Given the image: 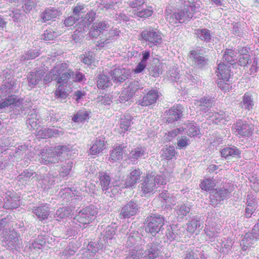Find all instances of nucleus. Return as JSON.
Returning a JSON list of instances; mask_svg holds the SVG:
<instances>
[{
  "label": "nucleus",
  "mask_w": 259,
  "mask_h": 259,
  "mask_svg": "<svg viewBox=\"0 0 259 259\" xmlns=\"http://www.w3.org/2000/svg\"><path fill=\"white\" fill-rule=\"evenodd\" d=\"M224 62L233 65L236 62L237 59L235 52L231 49H226L223 56Z\"/></svg>",
  "instance_id": "45"
},
{
  "label": "nucleus",
  "mask_w": 259,
  "mask_h": 259,
  "mask_svg": "<svg viewBox=\"0 0 259 259\" xmlns=\"http://www.w3.org/2000/svg\"><path fill=\"white\" fill-rule=\"evenodd\" d=\"M85 5L83 4H77V5L73 8V16L77 17L79 20L80 17L82 18V14L85 12L84 11Z\"/></svg>",
  "instance_id": "64"
},
{
  "label": "nucleus",
  "mask_w": 259,
  "mask_h": 259,
  "mask_svg": "<svg viewBox=\"0 0 259 259\" xmlns=\"http://www.w3.org/2000/svg\"><path fill=\"white\" fill-rule=\"evenodd\" d=\"M95 17L96 13L93 11H91L89 13H87L81 21L82 23L80 24V26L83 25V31L87 29L91 23L95 20Z\"/></svg>",
  "instance_id": "47"
},
{
  "label": "nucleus",
  "mask_w": 259,
  "mask_h": 259,
  "mask_svg": "<svg viewBox=\"0 0 259 259\" xmlns=\"http://www.w3.org/2000/svg\"><path fill=\"white\" fill-rule=\"evenodd\" d=\"M123 157V149L121 147H117L113 149L110 153L109 160L114 162L120 160Z\"/></svg>",
  "instance_id": "42"
},
{
  "label": "nucleus",
  "mask_w": 259,
  "mask_h": 259,
  "mask_svg": "<svg viewBox=\"0 0 259 259\" xmlns=\"http://www.w3.org/2000/svg\"><path fill=\"white\" fill-rule=\"evenodd\" d=\"M232 133L239 138L249 137L253 131V125L246 120L238 119L233 124Z\"/></svg>",
  "instance_id": "5"
},
{
  "label": "nucleus",
  "mask_w": 259,
  "mask_h": 259,
  "mask_svg": "<svg viewBox=\"0 0 259 259\" xmlns=\"http://www.w3.org/2000/svg\"><path fill=\"white\" fill-rule=\"evenodd\" d=\"M68 67L66 63H59L51 69L53 77L58 83H64L68 81Z\"/></svg>",
  "instance_id": "9"
},
{
  "label": "nucleus",
  "mask_w": 259,
  "mask_h": 259,
  "mask_svg": "<svg viewBox=\"0 0 259 259\" xmlns=\"http://www.w3.org/2000/svg\"><path fill=\"white\" fill-rule=\"evenodd\" d=\"M116 230V227L115 225H108L107 226L101 234L104 241H105L106 240L108 243V240L112 239L115 234Z\"/></svg>",
  "instance_id": "43"
},
{
  "label": "nucleus",
  "mask_w": 259,
  "mask_h": 259,
  "mask_svg": "<svg viewBox=\"0 0 259 259\" xmlns=\"http://www.w3.org/2000/svg\"><path fill=\"white\" fill-rule=\"evenodd\" d=\"M186 132L188 136L195 137L199 135L200 129L198 126L194 123H189L187 125Z\"/></svg>",
  "instance_id": "61"
},
{
  "label": "nucleus",
  "mask_w": 259,
  "mask_h": 259,
  "mask_svg": "<svg viewBox=\"0 0 259 259\" xmlns=\"http://www.w3.org/2000/svg\"><path fill=\"white\" fill-rule=\"evenodd\" d=\"M4 203V208L5 209L16 208L19 205V199L15 194L8 191L5 193L1 194Z\"/></svg>",
  "instance_id": "12"
},
{
  "label": "nucleus",
  "mask_w": 259,
  "mask_h": 259,
  "mask_svg": "<svg viewBox=\"0 0 259 259\" xmlns=\"http://www.w3.org/2000/svg\"><path fill=\"white\" fill-rule=\"evenodd\" d=\"M203 221L199 217H193L187 224V231L190 235H192L198 229H201L203 228Z\"/></svg>",
  "instance_id": "23"
},
{
  "label": "nucleus",
  "mask_w": 259,
  "mask_h": 259,
  "mask_svg": "<svg viewBox=\"0 0 259 259\" xmlns=\"http://www.w3.org/2000/svg\"><path fill=\"white\" fill-rule=\"evenodd\" d=\"M207 118L215 124L219 123L225 124L226 122L231 119L230 117L227 115L226 113L222 111L219 112H210Z\"/></svg>",
  "instance_id": "20"
},
{
  "label": "nucleus",
  "mask_w": 259,
  "mask_h": 259,
  "mask_svg": "<svg viewBox=\"0 0 259 259\" xmlns=\"http://www.w3.org/2000/svg\"><path fill=\"white\" fill-rule=\"evenodd\" d=\"M40 175L36 174L33 170L26 169L19 175L17 179L22 185H28L31 181L34 182V181L38 180Z\"/></svg>",
  "instance_id": "15"
},
{
  "label": "nucleus",
  "mask_w": 259,
  "mask_h": 259,
  "mask_svg": "<svg viewBox=\"0 0 259 259\" xmlns=\"http://www.w3.org/2000/svg\"><path fill=\"white\" fill-rule=\"evenodd\" d=\"M50 208L48 204H41L40 206L34 207L32 212L40 220H45L50 214Z\"/></svg>",
  "instance_id": "21"
},
{
  "label": "nucleus",
  "mask_w": 259,
  "mask_h": 259,
  "mask_svg": "<svg viewBox=\"0 0 259 259\" xmlns=\"http://www.w3.org/2000/svg\"><path fill=\"white\" fill-rule=\"evenodd\" d=\"M72 167L73 162L70 160L62 164L59 171L60 177L63 178L67 177L70 172Z\"/></svg>",
  "instance_id": "52"
},
{
  "label": "nucleus",
  "mask_w": 259,
  "mask_h": 259,
  "mask_svg": "<svg viewBox=\"0 0 259 259\" xmlns=\"http://www.w3.org/2000/svg\"><path fill=\"white\" fill-rule=\"evenodd\" d=\"M200 251L198 247H190L186 252L184 259H198Z\"/></svg>",
  "instance_id": "55"
},
{
  "label": "nucleus",
  "mask_w": 259,
  "mask_h": 259,
  "mask_svg": "<svg viewBox=\"0 0 259 259\" xmlns=\"http://www.w3.org/2000/svg\"><path fill=\"white\" fill-rule=\"evenodd\" d=\"M164 218L160 215L154 214L146 219L145 231L155 236L159 232L164 225Z\"/></svg>",
  "instance_id": "7"
},
{
  "label": "nucleus",
  "mask_w": 259,
  "mask_h": 259,
  "mask_svg": "<svg viewBox=\"0 0 259 259\" xmlns=\"http://www.w3.org/2000/svg\"><path fill=\"white\" fill-rule=\"evenodd\" d=\"M215 186L214 180L211 179H206L201 182L200 184V187L203 190L209 191Z\"/></svg>",
  "instance_id": "60"
},
{
  "label": "nucleus",
  "mask_w": 259,
  "mask_h": 259,
  "mask_svg": "<svg viewBox=\"0 0 259 259\" xmlns=\"http://www.w3.org/2000/svg\"><path fill=\"white\" fill-rule=\"evenodd\" d=\"M68 80L71 79L74 82H81L86 80L84 74L78 70L68 69Z\"/></svg>",
  "instance_id": "38"
},
{
  "label": "nucleus",
  "mask_w": 259,
  "mask_h": 259,
  "mask_svg": "<svg viewBox=\"0 0 259 259\" xmlns=\"http://www.w3.org/2000/svg\"><path fill=\"white\" fill-rule=\"evenodd\" d=\"M59 14V12L56 8H47L40 14L39 21L42 23L46 22L52 19L56 18Z\"/></svg>",
  "instance_id": "30"
},
{
  "label": "nucleus",
  "mask_w": 259,
  "mask_h": 259,
  "mask_svg": "<svg viewBox=\"0 0 259 259\" xmlns=\"http://www.w3.org/2000/svg\"><path fill=\"white\" fill-rule=\"evenodd\" d=\"M191 206L189 204H183L181 205H178L175 208V210L178 217L183 218L186 216L190 211Z\"/></svg>",
  "instance_id": "50"
},
{
  "label": "nucleus",
  "mask_w": 259,
  "mask_h": 259,
  "mask_svg": "<svg viewBox=\"0 0 259 259\" xmlns=\"http://www.w3.org/2000/svg\"><path fill=\"white\" fill-rule=\"evenodd\" d=\"M89 113L84 109L79 110L72 118L73 121L75 122H82L89 118Z\"/></svg>",
  "instance_id": "51"
},
{
  "label": "nucleus",
  "mask_w": 259,
  "mask_h": 259,
  "mask_svg": "<svg viewBox=\"0 0 259 259\" xmlns=\"http://www.w3.org/2000/svg\"><path fill=\"white\" fill-rule=\"evenodd\" d=\"M220 229L206 225L204 231L206 236L208 237L210 241H213L218 236Z\"/></svg>",
  "instance_id": "53"
},
{
  "label": "nucleus",
  "mask_w": 259,
  "mask_h": 259,
  "mask_svg": "<svg viewBox=\"0 0 259 259\" xmlns=\"http://www.w3.org/2000/svg\"><path fill=\"white\" fill-rule=\"evenodd\" d=\"M39 54L40 53L37 49L30 50L21 56L20 60L24 61L29 59H33L38 57Z\"/></svg>",
  "instance_id": "56"
},
{
  "label": "nucleus",
  "mask_w": 259,
  "mask_h": 259,
  "mask_svg": "<svg viewBox=\"0 0 259 259\" xmlns=\"http://www.w3.org/2000/svg\"><path fill=\"white\" fill-rule=\"evenodd\" d=\"M162 245L156 241H153L146 244L145 250L143 252L141 259H155L161 256Z\"/></svg>",
  "instance_id": "8"
},
{
  "label": "nucleus",
  "mask_w": 259,
  "mask_h": 259,
  "mask_svg": "<svg viewBox=\"0 0 259 259\" xmlns=\"http://www.w3.org/2000/svg\"><path fill=\"white\" fill-rule=\"evenodd\" d=\"M146 149L142 147H137L133 149L128 155V158L135 160L147 154Z\"/></svg>",
  "instance_id": "37"
},
{
  "label": "nucleus",
  "mask_w": 259,
  "mask_h": 259,
  "mask_svg": "<svg viewBox=\"0 0 259 259\" xmlns=\"http://www.w3.org/2000/svg\"><path fill=\"white\" fill-rule=\"evenodd\" d=\"M139 40L142 42H146L150 48H152L160 45L162 43V34L152 27H148L140 32Z\"/></svg>",
  "instance_id": "3"
},
{
  "label": "nucleus",
  "mask_w": 259,
  "mask_h": 259,
  "mask_svg": "<svg viewBox=\"0 0 259 259\" xmlns=\"http://www.w3.org/2000/svg\"><path fill=\"white\" fill-rule=\"evenodd\" d=\"M119 33L120 31L117 28L110 30L106 36V38L98 41V46L100 47H104L105 45L114 41L119 36Z\"/></svg>",
  "instance_id": "28"
},
{
  "label": "nucleus",
  "mask_w": 259,
  "mask_h": 259,
  "mask_svg": "<svg viewBox=\"0 0 259 259\" xmlns=\"http://www.w3.org/2000/svg\"><path fill=\"white\" fill-rule=\"evenodd\" d=\"M132 117L130 115L123 116L120 118L119 132L120 134L125 133L131 124Z\"/></svg>",
  "instance_id": "39"
},
{
  "label": "nucleus",
  "mask_w": 259,
  "mask_h": 259,
  "mask_svg": "<svg viewBox=\"0 0 259 259\" xmlns=\"http://www.w3.org/2000/svg\"><path fill=\"white\" fill-rule=\"evenodd\" d=\"M98 178L100 180V185L103 191L107 190L111 187V178L110 176L107 172H101L99 173Z\"/></svg>",
  "instance_id": "34"
},
{
  "label": "nucleus",
  "mask_w": 259,
  "mask_h": 259,
  "mask_svg": "<svg viewBox=\"0 0 259 259\" xmlns=\"http://www.w3.org/2000/svg\"><path fill=\"white\" fill-rule=\"evenodd\" d=\"M105 148L104 139L97 138L93 141V145L90 148V153L92 155H97L102 152Z\"/></svg>",
  "instance_id": "22"
},
{
  "label": "nucleus",
  "mask_w": 259,
  "mask_h": 259,
  "mask_svg": "<svg viewBox=\"0 0 259 259\" xmlns=\"http://www.w3.org/2000/svg\"><path fill=\"white\" fill-rule=\"evenodd\" d=\"M153 13V11L152 8L149 7L140 11H135L134 14L139 17L145 18L151 16Z\"/></svg>",
  "instance_id": "59"
},
{
  "label": "nucleus",
  "mask_w": 259,
  "mask_h": 259,
  "mask_svg": "<svg viewBox=\"0 0 259 259\" xmlns=\"http://www.w3.org/2000/svg\"><path fill=\"white\" fill-rule=\"evenodd\" d=\"M146 0H129L127 2L128 6L132 9L139 11L146 3Z\"/></svg>",
  "instance_id": "62"
},
{
  "label": "nucleus",
  "mask_w": 259,
  "mask_h": 259,
  "mask_svg": "<svg viewBox=\"0 0 259 259\" xmlns=\"http://www.w3.org/2000/svg\"><path fill=\"white\" fill-rule=\"evenodd\" d=\"M161 156L167 160L174 158L177 153L173 146H166L161 150Z\"/></svg>",
  "instance_id": "40"
},
{
  "label": "nucleus",
  "mask_w": 259,
  "mask_h": 259,
  "mask_svg": "<svg viewBox=\"0 0 259 259\" xmlns=\"http://www.w3.org/2000/svg\"><path fill=\"white\" fill-rule=\"evenodd\" d=\"M139 208L138 203L131 200L121 208L119 217L120 219L130 218L137 214L139 211Z\"/></svg>",
  "instance_id": "11"
},
{
  "label": "nucleus",
  "mask_w": 259,
  "mask_h": 259,
  "mask_svg": "<svg viewBox=\"0 0 259 259\" xmlns=\"http://www.w3.org/2000/svg\"><path fill=\"white\" fill-rule=\"evenodd\" d=\"M78 247L74 242H70L62 252V256L69 257L75 254L78 250Z\"/></svg>",
  "instance_id": "44"
},
{
  "label": "nucleus",
  "mask_w": 259,
  "mask_h": 259,
  "mask_svg": "<svg viewBox=\"0 0 259 259\" xmlns=\"http://www.w3.org/2000/svg\"><path fill=\"white\" fill-rule=\"evenodd\" d=\"M219 244H220V251L225 253H228L229 250L232 247L233 243L231 239L223 238L221 240V242H219Z\"/></svg>",
  "instance_id": "57"
},
{
  "label": "nucleus",
  "mask_w": 259,
  "mask_h": 259,
  "mask_svg": "<svg viewBox=\"0 0 259 259\" xmlns=\"http://www.w3.org/2000/svg\"><path fill=\"white\" fill-rule=\"evenodd\" d=\"M259 239V221L250 232L246 233L241 241L243 250H246L249 246L253 244V242Z\"/></svg>",
  "instance_id": "10"
},
{
  "label": "nucleus",
  "mask_w": 259,
  "mask_h": 259,
  "mask_svg": "<svg viewBox=\"0 0 259 259\" xmlns=\"http://www.w3.org/2000/svg\"><path fill=\"white\" fill-rule=\"evenodd\" d=\"M195 34L201 40L206 42L210 41L211 36L210 31L208 29L206 28H199L195 30Z\"/></svg>",
  "instance_id": "46"
},
{
  "label": "nucleus",
  "mask_w": 259,
  "mask_h": 259,
  "mask_svg": "<svg viewBox=\"0 0 259 259\" xmlns=\"http://www.w3.org/2000/svg\"><path fill=\"white\" fill-rule=\"evenodd\" d=\"M111 81L107 75L104 74H100L98 75L97 85L99 89H105L109 87Z\"/></svg>",
  "instance_id": "41"
},
{
  "label": "nucleus",
  "mask_w": 259,
  "mask_h": 259,
  "mask_svg": "<svg viewBox=\"0 0 259 259\" xmlns=\"http://www.w3.org/2000/svg\"><path fill=\"white\" fill-rule=\"evenodd\" d=\"M142 239L138 232L131 233L127 238L126 245L128 247H133L139 243Z\"/></svg>",
  "instance_id": "48"
},
{
  "label": "nucleus",
  "mask_w": 259,
  "mask_h": 259,
  "mask_svg": "<svg viewBox=\"0 0 259 259\" xmlns=\"http://www.w3.org/2000/svg\"><path fill=\"white\" fill-rule=\"evenodd\" d=\"M36 181L38 182L39 186L44 190L49 188V186H51L53 183L50 182V178L48 175L44 177L43 179H41V176H40L38 180H36Z\"/></svg>",
  "instance_id": "63"
},
{
  "label": "nucleus",
  "mask_w": 259,
  "mask_h": 259,
  "mask_svg": "<svg viewBox=\"0 0 259 259\" xmlns=\"http://www.w3.org/2000/svg\"><path fill=\"white\" fill-rule=\"evenodd\" d=\"M74 212V207L73 206H67L59 208L56 212L55 218L58 221L61 220L72 215Z\"/></svg>",
  "instance_id": "27"
},
{
  "label": "nucleus",
  "mask_w": 259,
  "mask_h": 259,
  "mask_svg": "<svg viewBox=\"0 0 259 259\" xmlns=\"http://www.w3.org/2000/svg\"><path fill=\"white\" fill-rule=\"evenodd\" d=\"M18 233L14 229H11L5 232L3 236V246L13 251L18 250L22 247V242Z\"/></svg>",
  "instance_id": "4"
},
{
  "label": "nucleus",
  "mask_w": 259,
  "mask_h": 259,
  "mask_svg": "<svg viewBox=\"0 0 259 259\" xmlns=\"http://www.w3.org/2000/svg\"><path fill=\"white\" fill-rule=\"evenodd\" d=\"M254 106V101L251 94L249 92L246 93L243 96L241 106L244 109L250 111Z\"/></svg>",
  "instance_id": "36"
},
{
  "label": "nucleus",
  "mask_w": 259,
  "mask_h": 259,
  "mask_svg": "<svg viewBox=\"0 0 259 259\" xmlns=\"http://www.w3.org/2000/svg\"><path fill=\"white\" fill-rule=\"evenodd\" d=\"M240 151L235 146L227 147L221 151V156L226 159H230L231 157H240Z\"/></svg>",
  "instance_id": "25"
},
{
  "label": "nucleus",
  "mask_w": 259,
  "mask_h": 259,
  "mask_svg": "<svg viewBox=\"0 0 259 259\" xmlns=\"http://www.w3.org/2000/svg\"><path fill=\"white\" fill-rule=\"evenodd\" d=\"M43 75L41 70L31 72L27 77L29 85L31 88L34 87L41 80Z\"/></svg>",
  "instance_id": "32"
},
{
  "label": "nucleus",
  "mask_w": 259,
  "mask_h": 259,
  "mask_svg": "<svg viewBox=\"0 0 259 259\" xmlns=\"http://www.w3.org/2000/svg\"><path fill=\"white\" fill-rule=\"evenodd\" d=\"M233 190L231 185H224L222 188H217L211 190L210 194L211 204L215 206L221 201L229 197Z\"/></svg>",
  "instance_id": "6"
},
{
  "label": "nucleus",
  "mask_w": 259,
  "mask_h": 259,
  "mask_svg": "<svg viewBox=\"0 0 259 259\" xmlns=\"http://www.w3.org/2000/svg\"><path fill=\"white\" fill-rule=\"evenodd\" d=\"M195 104L197 106L200 113L203 116H208L211 112L210 108L212 106V101L208 98H201L200 100H196Z\"/></svg>",
  "instance_id": "16"
},
{
  "label": "nucleus",
  "mask_w": 259,
  "mask_h": 259,
  "mask_svg": "<svg viewBox=\"0 0 259 259\" xmlns=\"http://www.w3.org/2000/svg\"><path fill=\"white\" fill-rule=\"evenodd\" d=\"M125 88L133 97L136 92L140 90H142L143 87L138 81L134 80L130 82L128 86Z\"/></svg>",
  "instance_id": "54"
},
{
  "label": "nucleus",
  "mask_w": 259,
  "mask_h": 259,
  "mask_svg": "<svg viewBox=\"0 0 259 259\" xmlns=\"http://www.w3.org/2000/svg\"><path fill=\"white\" fill-rule=\"evenodd\" d=\"M94 56V54L92 52L85 53V54L83 55V57H81L83 62L87 65L88 66L92 67V65L95 66L94 64L95 60Z\"/></svg>",
  "instance_id": "58"
},
{
  "label": "nucleus",
  "mask_w": 259,
  "mask_h": 259,
  "mask_svg": "<svg viewBox=\"0 0 259 259\" xmlns=\"http://www.w3.org/2000/svg\"><path fill=\"white\" fill-rule=\"evenodd\" d=\"M189 58L192 60L193 64L198 67L204 66L206 63L205 58L200 56L195 51L190 52Z\"/></svg>",
  "instance_id": "35"
},
{
  "label": "nucleus",
  "mask_w": 259,
  "mask_h": 259,
  "mask_svg": "<svg viewBox=\"0 0 259 259\" xmlns=\"http://www.w3.org/2000/svg\"><path fill=\"white\" fill-rule=\"evenodd\" d=\"M230 68V66L227 65L224 63H220L218 65L216 73L220 79H225V80L229 79L231 75Z\"/></svg>",
  "instance_id": "29"
},
{
  "label": "nucleus",
  "mask_w": 259,
  "mask_h": 259,
  "mask_svg": "<svg viewBox=\"0 0 259 259\" xmlns=\"http://www.w3.org/2000/svg\"><path fill=\"white\" fill-rule=\"evenodd\" d=\"M183 116L182 107L181 105L173 106L168 111H165V118L168 123H172L178 121Z\"/></svg>",
  "instance_id": "14"
},
{
  "label": "nucleus",
  "mask_w": 259,
  "mask_h": 259,
  "mask_svg": "<svg viewBox=\"0 0 259 259\" xmlns=\"http://www.w3.org/2000/svg\"><path fill=\"white\" fill-rule=\"evenodd\" d=\"M159 96L157 91L152 90L149 91L146 95L141 100H139L138 103L142 106H147L155 103L158 99Z\"/></svg>",
  "instance_id": "18"
},
{
  "label": "nucleus",
  "mask_w": 259,
  "mask_h": 259,
  "mask_svg": "<svg viewBox=\"0 0 259 259\" xmlns=\"http://www.w3.org/2000/svg\"><path fill=\"white\" fill-rule=\"evenodd\" d=\"M245 215L246 218H249L257 208L256 199L253 195H247Z\"/></svg>",
  "instance_id": "24"
},
{
  "label": "nucleus",
  "mask_w": 259,
  "mask_h": 259,
  "mask_svg": "<svg viewBox=\"0 0 259 259\" xmlns=\"http://www.w3.org/2000/svg\"><path fill=\"white\" fill-rule=\"evenodd\" d=\"M110 28L108 21L102 20L94 23L90 31V36L92 37H97Z\"/></svg>",
  "instance_id": "13"
},
{
  "label": "nucleus",
  "mask_w": 259,
  "mask_h": 259,
  "mask_svg": "<svg viewBox=\"0 0 259 259\" xmlns=\"http://www.w3.org/2000/svg\"><path fill=\"white\" fill-rule=\"evenodd\" d=\"M141 174L142 172L140 169H136L133 170L125 180L124 184L125 187H132L134 186L140 179Z\"/></svg>",
  "instance_id": "26"
},
{
  "label": "nucleus",
  "mask_w": 259,
  "mask_h": 259,
  "mask_svg": "<svg viewBox=\"0 0 259 259\" xmlns=\"http://www.w3.org/2000/svg\"><path fill=\"white\" fill-rule=\"evenodd\" d=\"M155 183L151 175H148L141 187L142 191L144 194L153 192L155 189Z\"/></svg>",
  "instance_id": "31"
},
{
  "label": "nucleus",
  "mask_w": 259,
  "mask_h": 259,
  "mask_svg": "<svg viewBox=\"0 0 259 259\" xmlns=\"http://www.w3.org/2000/svg\"><path fill=\"white\" fill-rule=\"evenodd\" d=\"M89 251H92L91 256H94L95 259L98 258L97 253L99 252L100 250H102L104 247V244L101 242H91L88 244Z\"/></svg>",
  "instance_id": "49"
},
{
  "label": "nucleus",
  "mask_w": 259,
  "mask_h": 259,
  "mask_svg": "<svg viewBox=\"0 0 259 259\" xmlns=\"http://www.w3.org/2000/svg\"><path fill=\"white\" fill-rule=\"evenodd\" d=\"M20 104V102L15 96H9L0 101V110L11 105L18 106Z\"/></svg>",
  "instance_id": "33"
},
{
  "label": "nucleus",
  "mask_w": 259,
  "mask_h": 259,
  "mask_svg": "<svg viewBox=\"0 0 259 259\" xmlns=\"http://www.w3.org/2000/svg\"><path fill=\"white\" fill-rule=\"evenodd\" d=\"M97 213V211L93 205L80 209L78 214L67 225L66 235L68 236H74L77 235L80 229H84L88 224L92 222Z\"/></svg>",
  "instance_id": "1"
},
{
  "label": "nucleus",
  "mask_w": 259,
  "mask_h": 259,
  "mask_svg": "<svg viewBox=\"0 0 259 259\" xmlns=\"http://www.w3.org/2000/svg\"><path fill=\"white\" fill-rule=\"evenodd\" d=\"M45 149L41 153V163L46 165H50L58 163L60 159L59 156L55 153H53L54 151L52 147L48 151V149H46L47 152H45Z\"/></svg>",
  "instance_id": "17"
},
{
  "label": "nucleus",
  "mask_w": 259,
  "mask_h": 259,
  "mask_svg": "<svg viewBox=\"0 0 259 259\" xmlns=\"http://www.w3.org/2000/svg\"><path fill=\"white\" fill-rule=\"evenodd\" d=\"M131 73L130 69L118 67L112 71L111 76L114 81L122 82L128 78Z\"/></svg>",
  "instance_id": "19"
},
{
  "label": "nucleus",
  "mask_w": 259,
  "mask_h": 259,
  "mask_svg": "<svg viewBox=\"0 0 259 259\" xmlns=\"http://www.w3.org/2000/svg\"><path fill=\"white\" fill-rule=\"evenodd\" d=\"M196 10V6L193 5V3L187 5L185 4L184 9L179 10L177 12L170 15L169 17H166V20L169 23L175 24L179 23H187L189 21L193 16V13Z\"/></svg>",
  "instance_id": "2"
}]
</instances>
